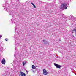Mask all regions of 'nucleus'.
I'll return each mask as SVG.
<instances>
[{
  "label": "nucleus",
  "mask_w": 76,
  "mask_h": 76,
  "mask_svg": "<svg viewBox=\"0 0 76 76\" xmlns=\"http://www.w3.org/2000/svg\"><path fill=\"white\" fill-rule=\"evenodd\" d=\"M22 33V32H20L19 31H18L16 33V34H14V37L15 38V44L17 46H19L20 45V40L18 38V37H19L20 34H21Z\"/></svg>",
  "instance_id": "obj_1"
},
{
  "label": "nucleus",
  "mask_w": 76,
  "mask_h": 76,
  "mask_svg": "<svg viewBox=\"0 0 76 76\" xmlns=\"http://www.w3.org/2000/svg\"><path fill=\"white\" fill-rule=\"evenodd\" d=\"M2 6L4 7V10H6V11L9 13L10 15H13V12L9 9V6L8 5V3H5V4H3L2 5Z\"/></svg>",
  "instance_id": "obj_2"
},
{
  "label": "nucleus",
  "mask_w": 76,
  "mask_h": 76,
  "mask_svg": "<svg viewBox=\"0 0 76 76\" xmlns=\"http://www.w3.org/2000/svg\"><path fill=\"white\" fill-rule=\"evenodd\" d=\"M68 6H67V4H61V6L60 7V9H64L66 10Z\"/></svg>",
  "instance_id": "obj_3"
},
{
  "label": "nucleus",
  "mask_w": 76,
  "mask_h": 76,
  "mask_svg": "<svg viewBox=\"0 0 76 76\" xmlns=\"http://www.w3.org/2000/svg\"><path fill=\"white\" fill-rule=\"evenodd\" d=\"M15 19H16L15 17L12 18V19L11 20L12 23H15V24H16L17 22V21L16 20H15Z\"/></svg>",
  "instance_id": "obj_4"
},
{
  "label": "nucleus",
  "mask_w": 76,
  "mask_h": 76,
  "mask_svg": "<svg viewBox=\"0 0 76 76\" xmlns=\"http://www.w3.org/2000/svg\"><path fill=\"white\" fill-rule=\"evenodd\" d=\"M54 64L55 66H56V68H58L59 69H60L61 66L55 63H54Z\"/></svg>",
  "instance_id": "obj_5"
},
{
  "label": "nucleus",
  "mask_w": 76,
  "mask_h": 76,
  "mask_svg": "<svg viewBox=\"0 0 76 76\" xmlns=\"http://www.w3.org/2000/svg\"><path fill=\"white\" fill-rule=\"evenodd\" d=\"M43 73L44 75H47L48 74V72H47V70L45 69H43Z\"/></svg>",
  "instance_id": "obj_6"
},
{
  "label": "nucleus",
  "mask_w": 76,
  "mask_h": 76,
  "mask_svg": "<svg viewBox=\"0 0 76 76\" xmlns=\"http://www.w3.org/2000/svg\"><path fill=\"white\" fill-rule=\"evenodd\" d=\"M1 63L2 64H5V63H6V60L4 59V58H3L1 61Z\"/></svg>",
  "instance_id": "obj_7"
},
{
  "label": "nucleus",
  "mask_w": 76,
  "mask_h": 76,
  "mask_svg": "<svg viewBox=\"0 0 76 76\" xmlns=\"http://www.w3.org/2000/svg\"><path fill=\"white\" fill-rule=\"evenodd\" d=\"M20 73H21V76H26V74L23 73V72H21Z\"/></svg>",
  "instance_id": "obj_8"
},
{
  "label": "nucleus",
  "mask_w": 76,
  "mask_h": 76,
  "mask_svg": "<svg viewBox=\"0 0 76 76\" xmlns=\"http://www.w3.org/2000/svg\"><path fill=\"white\" fill-rule=\"evenodd\" d=\"M70 19H71L72 20H74V19H76V18H74L73 16H71L70 17Z\"/></svg>",
  "instance_id": "obj_9"
},
{
  "label": "nucleus",
  "mask_w": 76,
  "mask_h": 76,
  "mask_svg": "<svg viewBox=\"0 0 76 76\" xmlns=\"http://www.w3.org/2000/svg\"><path fill=\"white\" fill-rule=\"evenodd\" d=\"M26 61H24L23 62V66H24L26 64Z\"/></svg>",
  "instance_id": "obj_10"
},
{
  "label": "nucleus",
  "mask_w": 76,
  "mask_h": 76,
  "mask_svg": "<svg viewBox=\"0 0 76 76\" xmlns=\"http://www.w3.org/2000/svg\"><path fill=\"white\" fill-rule=\"evenodd\" d=\"M32 67L33 69H35V66H34V65H33L32 66Z\"/></svg>",
  "instance_id": "obj_11"
},
{
  "label": "nucleus",
  "mask_w": 76,
  "mask_h": 76,
  "mask_svg": "<svg viewBox=\"0 0 76 76\" xmlns=\"http://www.w3.org/2000/svg\"><path fill=\"white\" fill-rule=\"evenodd\" d=\"M43 41L45 43L44 44H47V42L46 40H43Z\"/></svg>",
  "instance_id": "obj_12"
},
{
  "label": "nucleus",
  "mask_w": 76,
  "mask_h": 76,
  "mask_svg": "<svg viewBox=\"0 0 76 76\" xmlns=\"http://www.w3.org/2000/svg\"><path fill=\"white\" fill-rule=\"evenodd\" d=\"M73 31H75V35L76 36V28L75 29H74V30H73Z\"/></svg>",
  "instance_id": "obj_13"
},
{
  "label": "nucleus",
  "mask_w": 76,
  "mask_h": 76,
  "mask_svg": "<svg viewBox=\"0 0 76 76\" xmlns=\"http://www.w3.org/2000/svg\"><path fill=\"white\" fill-rule=\"evenodd\" d=\"M34 8H36V6L34 4L33 5Z\"/></svg>",
  "instance_id": "obj_14"
},
{
  "label": "nucleus",
  "mask_w": 76,
  "mask_h": 76,
  "mask_svg": "<svg viewBox=\"0 0 76 76\" xmlns=\"http://www.w3.org/2000/svg\"><path fill=\"white\" fill-rule=\"evenodd\" d=\"M1 37H2V35H0V39H1Z\"/></svg>",
  "instance_id": "obj_15"
},
{
  "label": "nucleus",
  "mask_w": 76,
  "mask_h": 76,
  "mask_svg": "<svg viewBox=\"0 0 76 76\" xmlns=\"http://www.w3.org/2000/svg\"><path fill=\"white\" fill-rule=\"evenodd\" d=\"M5 41H8V39H5Z\"/></svg>",
  "instance_id": "obj_16"
},
{
  "label": "nucleus",
  "mask_w": 76,
  "mask_h": 76,
  "mask_svg": "<svg viewBox=\"0 0 76 76\" xmlns=\"http://www.w3.org/2000/svg\"><path fill=\"white\" fill-rule=\"evenodd\" d=\"M32 72H33L34 73H35V71L32 70Z\"/></svg>",
  "instance_id": "obj_17"
},
{
  "label": "nucleus",
  "mask_w": 76,
  "mask_h": 76,
  "mask_svg": "<svg viewBox=\"0 0 76 76\" xmlns=\"http://www.w3.org/2000/svg\"><path fill=\"white\" fill-rule=\"evenodd\" d=\"M21 57H22V56H23V54H21Z\"/></svg>",
  "instance_id": "obj_18"
},
{
  "label": "nucleus",
  "mask_w": 76,
  "mask_h": 76,
  "mask_svg": "<svg viewBox=\"0 0 76 76\" xmlns=\"http://www.w3.org/2000/svg\"><path fill=\"white\" fill-rule=\"evenodd\" d=\"M31 4H32L33 5L34 4V3H31Z\"/></svg>",
  "instance_id": "obj_19"
},
{
  "label": "nucleus",
  "mask_w": 76,
  "mask_h": 76,
  "mask_svg": "<svg viewBox=\"0 0 76 76\" xmlns=\"http://www.w3.org/2000/svg\"><path fill=\"white\" fill-rule=\"evenodd\" d=\"M27 73L28 74V71H27Z\"/></svg>",
  "instance_id": "obj_20"
},
{
  "label": "nucleus",
  "mask_w": 76,
  "mask_h": 76,
  "mask_svg": "<svg viewBox=\"0 0 76 76\" xmlns=\"http://www.w3.org/2000/svg\"><path fill=\"white\" fill-rule=\"evenodd\" d=\"M16 49H17V48H16L15 49V50H16Z\"/></svg>",
  "instance_id": "obj_21"
},
{
  "label": "nucleus",
  "mask_w": 76,
  "mask_h": 76,
  "mask_svg": "<svg viewBox=\"0 0 76 76\" xmlns=\"http://www.w3.org/2000/svg\"><path fill=\"white\" fill-rule=\"evenodd\" d=\"M14 56H16V55H15V54H14Z\"/></svg>",
  "instance_id": "obj_22"
},
{
  "label": "nucleus",
  "mask_w": 76,
  "mask_h": 76,
  "mask_svg": "<svg viewBox=\"0 0 76 76\" xmlns=\"http://www.w3.org/2000/svg\"><path fill=\"white\" fill-rule=\"evenodd\" d=\"M15 29H16V28H15Z\"/></svg>",
  "instance_id": "obj_23"
},
{
  "label": "nucleus",
  "mask_w": 76,
  "mask_h": 76,
  "mask_svg": "<svg viewBox=\"0 0 76 76\" xmlns=\"http://www.w3.org/2000/svg\"><path fill=\"white\" fill-rule=\"evenodd\" d=\"M15 53H14V54H15Z\"/></svg>",
  "instance_id": "obj_24"
},
{
  "label": "nucleus",
  "mask_w": 76,
  "mask_h": 76,
  "mask_svg": "<svg viewBox=\"0 0 76 76\" xmlns=\"http://www.w3.org/2000/svg\"><path fill=\"white\" fill-rule=\"evenodd\" d=\"M17 26H18L17 25L16 27H17Z\"/></svg>",
  "instance_id": "obj_25"
},
{
  "label": "nucleus",
  "mask_w": 76,
  "mask_h": 76,
  "mask_svg": "<svg viewBox=\"0 0 76 76\" xmlns=\"http://www.w3.org/2000/svg\"><path fill=\"white\" fill-rule=\"evenodd\" d=\"M15 31H16V29H15Z\"/></svg>",
  "instance_id": "obj_26"
}]
</instances>
